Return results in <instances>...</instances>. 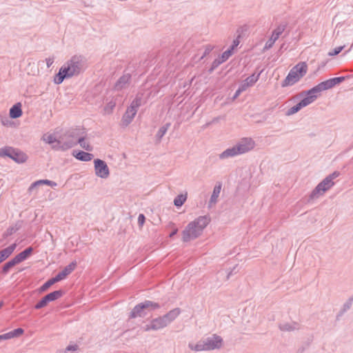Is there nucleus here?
Masks as SVG:
<instances>
[{"mask_svg":"<svg viewBox=\"0 0 353 353\" xmlns=\"http://www.w3.org/2000/svg\"><path fill=\"white\" fill-rule=\"evenodd\" d=\"M238 150L241 154H243L253 149L254 143L251 139H243L238 144L236 145Z\"/></svg>","mask_w":353,"mask_h":353,"instance_id":"9d476101","label":"nucleus"},{"mask_svg":"<svg viewBox=\"0 0 353 353\" xmlns=\"http://www.w3.org/2000/svg\"><path fill=\"white\" fill-rule=\"evenodd\" d=\"M10 332L12 333V335L14 338H17L21 336L24 333V330L22 328H17L10 331Z\"/></svg>","mask_w":353,"mask_h":353,"instance_id":"e433bc0d","label":"nucleus"},{"mask_svg":"<svg viewBox=\"0 0 353 353\" xmlns=\"http://www.w3.org/2000/svg\"><path fill=\"white\" fill-rule=\"evenodd\" d=\"M32 248H28L26 249L24 251L16 255L12 259L15 262L16 264H18L24 260H26L29 256L32 253Z\"/></svg>","mask_w":353,"mask_h":353,"instance_id":"dca6fc26","label":"nucleus"},{"mask_svg":"<svg viewBox=\"0 0 353 353\" xmlns=\"http://www.w3.org/2000/svg\"><path fill=\"white\" fill-rule=\"evenodd\" d=\"M13 149L12 148H3L0 149V157H11V153L13 152Z\"/></svg>","mask_w":353,"mask_h":353,"instance_id":"c85d7f7f","label":"nucleus"},{"mask_svg":"<svg viewBox=\"0 0 353 353\" xmlns=\"http://www.w3.org/2000/svg\"><path fill=\"white\" fill-rule=\"evenodd\" d=\"M274 43H271V39H269V41L266 43L265 48H270L273 46Z\"/></svg>","mask_w":353,"mask_h":353,"instance_id":"c03bdc74","label":"nucleus"},{"mask_svg":"<svg viewBox=\"0 0 353 353\" xmlns=\"http://www.w3.org/2000/svg\"><path fill=\"white\" fill-rule=\"evenodd\" d=\"M10 158L17 163H23L26 161L27 156L21 151L13 149V152L11 153Z\"/></svg>","mask_w":353,"mask_h":353,"instance_id":"a211bd4d","label":"nucleus"},{"mask_svg":"<svg viewBox=\"0 0 353 353\" xmlns=\"http://www.w3.org/2000/svg\"><path fill=\"white\" fill-rule=\"evenodd\" d=\"M141 100L140 98H136L134 99L129 108L136 110L137 112L138 108L141 105Z\"/></svg>","mask_w":353,"mask_h":353,"instance_id":"473e14b6","label":"nucleus"},{"mask_svg":"<svg viewBox=\"0 0 353 353\" xmlns=\"http://www.w3.org/2000/svg\"><path fill=\"white\" fill-rule=\"evenodd\" d=\"M317 94L318 93L316 92H312V89L310 90L307 93V97L300 101L301 105L305 107L307 105L312 103L317 98Z\"/></svg>","mask_w":353,"mask_h":353,"instance_id":"2eb2a0df","label":"nucleus"},{"mask_svg":"<svg viewBox=\"0 0 353 353\" xmlns=\"http://www.w3.org/2000/svg\"><path fill=\"white\" fill-rule=\"evenodd\" d=\"M81 68V61L77 58H72L60 68L59 73L54 78V83L60 84L65 79L79 74Z\"/></svg>","mask_w":353,"mask_h":353,"instance_id":"f03ea898","label":"nucleus"},{"mask_svg":"<svg viewBox=\"0 0 353 353\" xmlns=\"http://www.w3.org/2000/svg\"><path fill=\"white\" fill-rule=\"evenodd\" d=\"M233 51L231 49H229L225 51L221 55V60L219 61V63H223L232 54Z\"/></svg>","mask_w":353,"mask_h":353,"instance_id":"7c9ffc66","label":"nucleus"},{"mask_svg":"<svg viewBox=\"0 0 353 353\" xmlns=\"http://www.w3.org/2000/svg\"><path fill=\"white\" fill-rule=\"evenodd\" d=\"M54 62V59L53 58H48L46 59V64H47V66L48 68L50 67L52 65V64Z\"/></svg>","mask_w":353,"mask_h":353,"instance_id":"79ce46f5","label":"nucleus"},{"mask_svg":"<svg viewBox=\"0 0 353 353\" xmlns=\"http://www.w3.org/2000/svg\"><path fill=\"white\" fill-rule=\"evenodd\" d=\"M2 303H0V308L2 307Z\"/></svg>","mask_w":353,"mask_h":353,"instance_id":"de8ad7c7","label":"nucleus"},{"mask_svg":"<svg viewBox=\"0 0 353 353\" xmlns=\"http://www.w3.org/2000/svg\"><path fill=\"white\" fill-rule=\"evenodd\" d=\"M48 303V300L46 299V296L39 302L36 304L35 308L36 309H40L47 305Z\"/></svg>","mask_w":353,"mask_h":353,"instance_id":"c9c22d12","label":"nucleus"},{"mask_svg":"<svg viewBox=\"0 0 353 353\" xmlns=\"http://www.w3.org/2000/svg\"><path fill=\"white\" fill-rule=\"evenodd\" d=\"M159 307L157 303H152L150 301H145L143 303L139 304L137 305L132 310L131 313V316L133 318L137 316H141L146 314L145 312V310H154Z\"/></svg>","mask_w":353,"mask_h":353,"instance_id":"423d86ee","label":"nucleus"},{"mask_svg":"<svg viewBox=\"0 0 353 353\" xmlns=\"http://www.w3.org/2000/svg\"><path fill=\"white\" fill-rule=\"evenodd\" d=\"M138 223L141 227H142L143 225V224L145 223V216L143 214H141L139 215Z\"/></svg>","mask_w":353,"mask_h":353,"instance_id":"58836bf2","label":"nucleus"},{"mask_svg":"<svg viewBox=\"0 0 353 353\" xmlns=\"http://www.w3.org/2000/svg\"><path fill=\"white\" fill-rule=\"evenodd\" d=\"M94 171L97 176L106 179L110 174L109 168L105 161L101 159H95L94 161Z\"/></svg>","mask_w":353,"mask_h":353,"instance_id":"1a4fd4ad","label":"nucleus"},{"mask_svg":"<svg viewBox=\"0 0 353 353\" xmlns=\"http://www.w3.org/2000/svg\"><path fill=\"white\" fill-rule=\"evenodd\" d=\"M4 336L6 340H9L14 338L10 332L4 334Z\"/></svg>","mask_w":353,"mask_h":353,"instance_id":"37998d69","label":"nucleus"},{"mask_svg":"<svg viewBox=\"0 0 353 353\" xmlns=\"http://www.w3.org/2000/svg\"><path fill=\"white\" fill-rule=\"evenodd\" d=\"M2 340H6V339H5V336H4V334H3L0 335V341H2Z\"/></svg>","mask_w":353,"mask_h":353,"instance_id":"a18cd8bd","label":"nucleus"},{"mask_svg":"<svg viewBox=\"0 0 353 353\" xmlns=\"http://www.w3.org/2000/svg\"><path fill=\"white\" fill-rule=\"evenodd\" d=\"M336 176H337V174H333L325 178L314 190L313 196L323 194L325 191L329 190L334 185L332 180Z\"/></svg>","mask_w":353,"mask_h":353,"instance_id":"6e6552de","label":"nucleus"},{"mask_svg":"<svg viewBox=\"0 0 353 353\" xmlns=\"http://www.w3.org/2000/svg\"><path fill=\"white\" fill-rule=\"evenodd\" d=\"M17 244L13 243L0 251V263L6 260L15 250Z\"/></svg>","mask_w":353,"mask_h":353,"instance_id":"4468645a","label":"nucleus"},{"mask_svg":"<svg viewBox=\"0 0 353 353\" xmlns=\"http://www.w3.org/2000/svg\"><path fill=\"white\" fill-rule=\"evenodd\" d=\"M43 140L52 145V148L56 150H65L71 147V145H63L61 141L57 139L55 133H46L43 136Z\"/></svg>","mask_w":353,"mask_h":353,"instance_id":"39448f33","label":"nucleus"},{"mask_svg":"<svg viewBox=\"0 0 353 353\" xmlns=\"http://www.w3.org/2000/svg\"><path fill=\"white\" fill-rule=\"evenodd\" d=\"M137 114V111L134 109L128 108L123 117V121L126 124L130 123Z\"/></svg>","mask_w":353,"mask_h":353,"instance_id":"412c9836","label":"nucleus"},{"mask_svg":"<svg viewBox=\"0 0 353 353\" xmlns=\"http://www.w3.org/2000/svg\"><path fill=\"white\" fill-rule=\"evenodd\" d=\"M77 266L76 262H72L59 272L55 277L58 281L65 279L72 272L74 271Z\"/></svg>","mask_w":353,"mask_h":353,"instance_id":"ddd939ff","label":"nucleus"},{"mask_svg":"<svg viewBox=\"0 0 353 353\" xmlns=\"http://www.w3.org/2000/svg\"><path fill=\"white\" fill-rule=\"evenodd\" d=\"M73 154L77 159L83 161H90L93 158L92 154L83 151L77 152L76 154L74 153Z\"/></svg>","mask_w":353,"mask_h":353,"instance_id":"4be33fe9","label":"nucleus"},{"mask_svg":"<svg viewBox=\"0 0 353 353\" xmlns=\"http://www.w3.org/2000/svg\"><path fill=\"white\" fill-rule=\"evenodd\" d=\"M59 282L56 277L52 278L46 281L41 288H39L40 292L46 291L51 285L54 284L55 283Z\"/></svg>","mask_w":353,"mask_h":353,"instance_id":"393cba45","label":"nucleus"},{"mask_svg":"<svg viewBox=\"0 0 353 353\" xmlns=\"http://www.w3.org/2000/svg\"><path fill=\"white\" fill-rule=\"evenodd\" d=\"M180 313L179 309H174L168 313L163 317L155 319L151 321L149 325L145 327V331L157 330L167 326L173 321Z\"/></svg>","mask_w":353,"mask_h":353,"instance_id":"20e7f679","label":"nucleus"},{"mask_svg":"<svg viewBox=\"0 0 353 353\" xmlns=\"http://www.w3.org/2000/svg\"><path fill=\"white\" fill-rule=\"evenodd\" d=\"M22 115L21 104L17 103L10 110V117L12 119H17Z\"/></svg>","mask_w":353,"mask_h":353,"instance_id":"6ab92c4d","label":"nucleus"},{"mask_svg":"<svg viewBox=\"0 0 353 353\" xmlns=\"http://www.w3.org/2000/svg\"><path fill=\"white\" fill-rule=\"evenodd\" d=\"M216 345H212L210 343H205V341H199L196 344H190V347L194 351H206V350H214V347L219 345V343H220V341H217Z\"/></svg>","mask_w":353,"mask_h":353,"instance_id":"9b49d317","label":"nucleus"},{"mask_svg":"<svg viewBox=\"0 0 353 353\" xmlns=\"http://www.w3.org/2000/svg\"><path fill=\"white\" fill-rule=\"evenodd\" d=\"M15 265H17V264L13 261V259H12L11 261H8L3 265V272L4 273H7L10 270V269L12 268V267H14Z\"/></svg>","mask_w":353,"mask_h":353,"instance_id":"2f4dec72","label":"nucleus"},{"mask_svg":"<svg viewBox=\"0 0 353 353\" xmlns=\"http://www.w3.org/2000/svg\"><path fill=\"white\" fill-rule=\"evenodd\" d=\"M345 79L344 77H336L323 81L316 86L312 88V92H316L319 94L321 91L330 89L335 85L340 83Z\"/></svg>","mask_w":353,"mask_h":353,"instance_id":"0eeeda50","label":"nucleus"},{"mask_svg":"<svg viewBox=\"0 0 353 353\" xmlns=\"http://www.w3.org/2000/svg\"><path fill=\"white\" fill-rule=\"evenodd\" d=\"M343 49V46L337 47L333 51L329 52L328 55L329 56L337 55L342 51Z\"/></svg>","mask_w":353,"mask_h":353,"instance_id":"4c0bfd02","label":"nucleus"},{"mask_svg":"<svg viewBox=\"0 0 353 353\" xmlns=\"http://www.w3.org/2000/svg\"><path fill=\"white\" fill-rule=\"evenodd\" d=\"M218 339H219V341H220V343H219V345L214 347V349L215 348H219L222 345V339L220 336L214 335L212 337L208 339L205 341V343H210L212 345H216V343H217L216 341H218Z\"/></svg>","mask_w":353,"mask_h":353,"instance_id":"a878e982","label":"nucleus"},{"mask_svg":"<svg viewBox=\"0 0 353 353\" xmlns=\"http://www.w3.org/2000/svg\"><path fill=\"white\" fill-rule=\"evenodd\" d=\"M259 74L255 75L253 74L252 75L248 77L241 85L239 88L237 90L236 92V96H238L241 92L245 90L248 87L254 85L259 79Z\"/></svg>","mask_w":353,"mask_h":353,"instance_id":"f8f14e48","label":"nucleus"},{"mask_svg":"<svg viewBox=\"0 0 353 353\" xmlns=\"http://www.w3.org/2000/svg\"><path fill=\"white\" fill-rule=\"evenodd\" d=\"M130 79L131 77L130 74H125L121 77L120 79L115 83V89L120 90L125 88L128 85H129L130 82Z\"/></svg>","mask_w":353,"mask_h":353,"instance_id":"f3484780","label":"nucleus"},{"mask_svg":"<svg viewBox=\"0 0 353 353\" xmlns=\"http://www.w3.org/2000/svg\"><path fill=\"white\" fill-rule=\"evenodd\" d=\"M77 348H78L77 345H76V344H72V345H68V346L66 347L65 350H66V351H75V350H77Z\"/></svg>","mask_w":353,"mask_h":353,"instance_id":"a19ab883","label":"nucleus"},{"mask_svg":"<svg viewBox=\"0 0 353 353\" xmlns=\"http://www.w3.org/2000/svg\"><path fill=\"white\" fill-rule=\"evenodd\" d=\"M176 231L173 232L170 234V236H172L174 234H176Z\"/></svg>","mask_w":353,"mask_h":353,"instance_id":"49530a36","label":"nucleus"},{"mask_svg":"<svg viewBox=\"0 0 353 353\" xmlns=\"http://www.w3.org/2000/svg\"><path fill=\"white\" fill-rule=\"evenodd\" d=\"M302 108H303L302 105H301V103L299 102L296 105L292 107L288 112V115L293 114L296 112H297L299 110H301Z\"/></svg>","mask_w":353,"mask_h":353,"instance_id":"f704fd0d","label":"nucleus"},{"mask_svg":"<svg viewBox=\"0 0 353 353\" xmlns=\"http://www.w3.org/2000/svg\"><path fill=\"white\" fill-rule=\"evenodd\" d=\"M78 143L80 144L81 147L83 149L90 151L92 150V147L89 144V143L84 138H79L78 139Z\"/></svg>","mask_w":353,"mask_h":353,"instance_id":"c756f323","label":"nucleus"},{"mask_svg":"<svg viewBox=\"0 0 353 353\" xmlns=\"http://www.w3.org/2000/svg\"><path fill=\"white\" fill-rule=\"evenodd\" d=\"M283 31V28L278 27L272 32V34L270 37L272 43H274V42L279 39L280 35L282 34Z\"/></svg>","mask_w":353,"mask_h":353,"instance_id":"b1692460","label":"nucleus"},{"mask_svg":"<svg viewBox=\"0 0 353 353\" xmlns=\"http://www.w3.org/2000/svg\"><path fill=\"white\" fill-rule=\"evenodd\" d=\"M209 222L210 219L207 216H199L190 222L183 232V241H189L197 238Z\"/></svg>","mask_w":353,"mask_h":353,"instance_id":"f257e3e1","label":"nucleus"},{"mask_svg":"<svg viewBox=\"0 0 353 353\" xmlns=\"http://www.w3.org/2000/svg\"><path fill=\"white\" fill-rule=\"evenodd\" d=\"M221 185H216V186L214 187L212 195L211 196V202H214H214L216 201V199L219 197V194L221 192Z\"/></svg>","mask_w":353,"mask_h":353,"instance_id":"cd10ccee","label":"nucleus"},{"mask_svg":"<svg viewBox=\"0 0 353 353\" xmlns=\"http://www.w3.org/2000/svg\"><path fill=\"white\" fill-rule=\"evenodd\" d=\"M239 37H238L236 39L233 41V44L230 49H231L233 51L234 48H236L239 45Z\"/></svg>","mask_w":353,"mask_h":353,"instance_id":"ea45409f","label":"nucleus"},{"mask_svg":"<svg viewBox=\"0 0 353 353\" xmlns=\"http://www.w3.org/2000/svg\"><path fill=\"white\" fill-rule=\"evenodd\" d=\"M38 184H46V185H50L52 187L57 186V183L55 182H53V181H49V180H40V181H38L35 182L33 184V185H37Z\"/></svg>","mask_w":353,"mask_h":353,"instance_id":"72a5a7b5","label":"nucleus"},{"mask_svg":"<svg viewBox=\"0 0 353 353\" xmlns=\"http://www.w3.org/2000/svg\"><path fill=\"white\" fill-rule=\"evenodd\" d=\"M62 295H63V292L61 290H57V291H54V292L47 294L46 296V297L49 303V302L54 301L59 299L60 297H61Z\"/></svg>","mask_w":353,"mask_h":353,"instance_id":"5701e85b","label":"nucleus"},{"mask_svg":"<svg viewBox=\"0 0 353 353\" xmlns=\"http://www.w3.org/2000/svg\"><path fill=\"white\" fill-rule=\"evenodd\" d=\"M307 72V65L305 62H300L294 65L283 81L282 86L292 85L303 77Z\"/></svg>","mask_w":353,"mask_h":353,"instance_id":"7ed1b4c3","label":"nucleus"},{"mask_svg":"<svg viewBox=\"0 0 353 353\" xmlns=\"http://www.w3.org/2000/svg\"><path fill=\"white\" fill-rule=\"evenodd\" d=\"M239 154H241V152H239L238 150V148L235 145L233 148L228 149V150H225L223 152H222L220 154V158L225 159V158H228V157H234V156H236Z\"/></svg>","mask_w":353,"mask_h":353,"instance_id":"aec40b11","label":"nucleus"},{"mask_svg":"<svg viewBox=\"0 0 353 353\" xmlns=\"http://www.w3.org/2000/svg\"><path fill=\"white\" fill-rule=\"evenodd\" d=\"M187 199V194L178 195L174 200V204L176 207H181Z\"/></svg>","mask_w":353,"mask_h":353,"instance_id":"bb28decb","label":"nucleus"}]
</instances>
